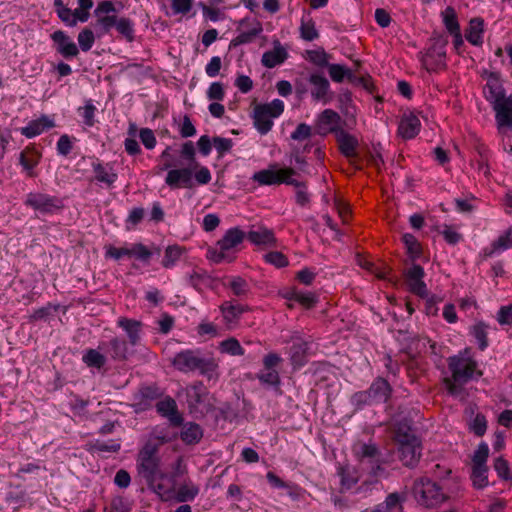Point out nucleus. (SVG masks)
<instances>
[{"label":"nucleus","mask_w":512,"mask_h":512,"mask_svg":"<svg viewBox=\"0 0 512 512\" xmlns=\"http://www.w3.org/2000/svg\"><path fill=\"white\" fill-rule=\"evenodd\" d=\"M193 6V0H171V7L175 14H187Z\"/></svg>","instance_id":"nucleus-61"},{"label":"nucleus","mask_w":512,"mask_h":512,"mask_svg":"<svg viewBox=\"0 0 512 512\" xmlns=\"http://www.w3.org/2000/svg\"><path fill=\"white\" fill-rule=\"evenodd\" d=\"M300 35L302 39L306 41H313L319 37V33L316 30L315 23L312 19H308L307 21L303 19L301 21Z\"/></svg>","instance_id":"nucleus-45"},{"label":"nucleus","mask_w":512,"mask_h":512,"mask_svg":"<svg viewBox=\"0 0 512 512\" xmlns=\"http://www.w3.org/2000/svg\"><path fill=\"white\" fill-rule=\"evenodd\" d=\"M246 234L243 230L238 227L231 228L226 231L224 236L218 240L217 246L229 252L232 249L237 248L245 239Z\"/></svg>","instance_id":"nucleus-22"},{"label":"nucleus","mask_w":512,"mask_h":512,"mask_svg":"<svg viewBox=\"0 0 512 512\" xmlns=\"http://www.w3.org/2000/svg\"><path fill=\"white\" fill-rule=\"evenodd\" d=\"M203 436L201 427L196 423H188L184 425L181 431V439L186 444L198 443Z\"/></svg>","instance_id":"nucleus-33"},{"label":"nucleus","mask_w":512,"mask_h":512,"mask_svg":"<svg viewBox=\"0 0 512 512\" xmlns=\"http://www.w3.org/2000/svg\"><path fill=\"white\" fill-rule=\"evenodd\" d=\"M26 205L44 213H50L62 208L60 199L41 193H30L26 199Z\"/></svg>","instance_id":"nucleus-13"},{"label":"nucleus","mask_w":512,"mask_h":512,"mask_svg":"<svg viewBox=\"0 0 512 512\" xmlns=\"http://www.w3.org/2000/svg\"><path fill=\"white\" fill-rule=\"evenodd\" d=\"M51 39L57 44V51L64 58H71L78 55L79 50L76 44L61 30L51 34Z\"/></svg>","instance_id":"nucleus-17"},{"label":"nucleus","mask_w":512,"mask_h":512,"mask_svg":"<svg viewBox=\"0 0 512 512\" xmlns=\"http://www.w3.org/2000/svg\"><path fill=\"white\" fill-rule=\"evenodd\" d=\"M220 311L226 322L232 323L239 319V317L249 311V307L246 305L233 303L232 301H225L220 306Z\"/></svg>","instance_id":"nucleus-28"},{"label":"nucleus","mask_w":512,"mask_h":512,"mask_svg":"<svg viewBox=\"0 0 512 512\" xmlns=\"http://www.w3.org/2000/svg\"><path fill=\"white\" fill-rule=\"evenodd\" d=\"M390 430L399 460L406 467H415L422 455V444L412 432L409 422L406 419L395 421L391 424Z\"/></svg>","instance_id":"nucleus-2"},{"label":"nucleus","mask_w":512,"mask_h":512,"mask_svg":"<svg viewBox=\"0 0 512 512\" xmlns=\"http://www.w3.org/2000/svg\"><path fill=\"white\" fill-rule=\"evenodd\" d=\"M286 298L290 301H295L303 306L305 309L313 308L317 303V297L313 293H302L296 289L291 290Z\"/></svg>","instance_id":"nucleus-32"},{"label":"nucleus","mask_w":512,"mask_h":512,"mask_svg":"<svg viewBox=\"0 0 512 512\" xmlns=\"http://www.w3.org/2000/svg\"><path fill=\"white\" fill-rule=\"evenodd\" d=\"M402 240L412 257H418L421 254V245L414 235L406 233L402 236Z\"/></svg>","instance_id":"nucleus-49"},{"label":"nucleus","mask_w":512,"mask_h":512,"mask_svg":"<svg viewBox=\"0 0 512 512\" xmlns=\"http://www.w3.org/2000/svg\"><path fill=\"white\" fill-rule=\"evenodd\" d=\"M431 46L421 57L422 66L429 72H438L446 68L445 47L448 40L441 35L431 38Z\"/></svg>","instance_id":"nucleus-7"},{"label":"nucleus","mask_w":512,"mask_h":512,"mask_svg":"<svg viewBox=\"0 0 512 512\" xmlns=\"http://www.w3.org/2000/svg\"><path fill=\"white\" fill-rule=\"evenodd\" d=\"M219 348L222 353H227L232 356L244 355V349L240 345V342L234 337L222 341Z\"/></svg>","instance_id":"nucleus-42"},{"label":"nucleus","mask_w":512,"mask_h":512,"mask_svg":"<svg viewBox=\"0 0 512 512\" xmlns=\"http://www.w3.org/2000/svg\"><path fill=\"white\" fill-rule=\"evenodd\" d=\"M298 186L296 188V203L300 206H306L310 202V195L304 182L296 180Z\"/></svg>","instance_id":"nucleus-57"},{"label":"nucleus","mask_w":512,"mask_h":512,"mask_svg":"<svg viewBox=\"0 0 512 512\" xmlns=\"http://www.w3.org/2000/svg\"><path fill=\"white\" fill-rule=\"evenodd\" d=\"M499 133L512 137V95L492 105Z\"/></svg>","instance_id":"nucleus-10"},{"label":"nucleus","mask_w":512,"mask_h":512,"mask_svg":"<svg viewBox=\"0 0 512 512\" xmlns=\"http://www.w3.org/2000/svg\"><path fill=\"white\" fill-rule=\"evenodd\" d=\"M425 276L424 269L418 265L413 264L410 268L404 272L405 283L411 293L426 298L428 296V290L423 278Z\"/></svg>","instance_id":"nucleus-12"},{"label":"nucleus","mask_w":512,"mask_h":512,"mask_svg":"<svg viewBox=\"0 0 512 512\" xmlns=\"http://www.w3.org/2000/svg\"><path fill=\"white\" fill-rule=\"evenodd\" d=\"M213 144L219 156H223L226 152L230 151L233 143L232 140L229 138L214 137Z\"/></svg>","instance_id":"nucleus-63"},{"label":"nucleus","mask_w":512,"mask_h":512,"mask_svg":"<svg viewBox=\"0 0 512 512\" xmlns=\"http://www.w3.org/2000/svg\"><path fill=\"white\" fill-rule=\"evenodd\" d=\"M82 360L88 367L97 369H101L106 363L105 356L95 349H88Z\"/></svg>","instance_id":"nucleus-39"},{"label":"nucleus","mask_w":512,"mask_h":512,"mask_svg":"<svg viewBox=\"0 0 512 512\" xmlns=\"http://www.w3.org/2000/svg\"><path fill=\"white\" fill-rule=\"evenodd\" d=\"M296 174V171L291 167L276 168L271 166L268 169H263L256 172L253 175V180L258 182L260 185H280L287 184L292 186H298L296 179L292 177Z\"/></svg>","instance_id":"nucleus-8"},{"label":"nucleus","mask_w":512,"mask_h":512,"mask_svg":"<svg viewBox=\"0 0 512 512\" xmlns=\"http://www.w3.org/2000/svg\"><path fill=\"white\" fill-rule=\"evenodd\" d=\"M199 487L191 481H186L182 485L175 488V492L171 499L175 498L177 502L185 503L193 501L199 494Z\"/></svg>","instance_id":"nucleus-30"},{"label":"nucleus","mask_w":512,"mask_h":512,"mask_svg":"<svg viewBox=\"0 0 512 512\" xmlns=\"http://www.w3.org/2000/svg\"><path fill=\"white\" fill-rule=\"evenodd\" d=\"M173 367L183 373L198 371L208 380L217 379L218 362L213 357H203L198 350H184L177 353L171 360Z\"/></svg>","instance_id":"nucleus-3"},{"label":"nucleus","mask_w":512,"mask_h":512,"mask_svg":"<svg viewBox=\"0 0 512 512\" xmlns=\"http://www.w3.org/2000/svg\"><path fill=\"white\" fill-rule=\"evenodd\" d=\"M340 115L332 109H325L317 118L315 133L325 136L328 133L336 134L339 131Z\"/></svg>","instance_id":"nucleus-14"},{"label":"nucleus","mask_w":512,"mask_h":512,"mask_svg":"<svg viewBox=\"0 0 512 512\" xmlns=\"http://www.w3.org/2000/svg\"><path fill=\"white\" fill-rule=\"evenodd\" d=\"M186 397L188 407L196 409L200 403H202L207 396V389L201 381H196L191 385L187 386Z\"/></svg>","instance_id":"nucleus-25"},{"label":"nucleus","mask_w":512,"mask_h":512,"mask_svg":"<svg viewBox=\"0 0 512 512\" xmlns=\"http://www.w3.org/2000/svg\"><path fill=\"white\" fill-rule=\"evenodd\" d=\"M262 32V26L259 22L249 31L241 32L237 37L231 40L230 47H237L242 44L252 42Z\"/></svg>","instance_id":"nucleus-37"},{"label":"nucleus","mask_w":512,"mask_h":512,"mask_svg":"<svg viewBox=\"0 0 512 512\" xmlns=\"http://www.w3.org/2000/svg\"><path fill=\"white\" fill-rule=\"evenodd\" d=\"M288 57V53L279 41H275L274 48L266 51L262 56V64L267 68H274L282 64Z\"/></svg>","instance_id":"nucleus-24"},{"label":"nucleus","mask_w":512,"mask_h":512,"mask_svg":"<svg viewBox=\"0 0 512 512\" xmlns=\"http://www.w3.org/2000/svg\"><path fill=\"white\" fill-rule=\"evenodd\" d=\"M284 103L275 99L267 104H258L254 107L253 120L254 126L261 134H267L273 126L272 118H276L283 113Z\"/></svg>","instance_id":"nucleus-6"},{"label":"nucleus","mask_w":512,"mask_h":512,"mask_svg":"<svg viewBox=\"0 0 512 512\" xmlns=\"http://www.w3.org/2000/svg\"><path fill=\"white\" fill-rule=\"evenodd\" d=\"M472 334L479 343V349L484 350L488 346L487 325L479 322L472 327Z\"/></svg>","instance_id":"nucleus-47"},{"label":"nucleus","mask_w":512,"mask_h":512,"mask_svg":"<svg viewBox=\"0 0 512 512\" xmlns=\"http://www.w3.org/2000/svg\"><path fill=\"white\" fill-rule=\"evenodd\" d=\"M40 153L34 148H26L20 154V163L27 171H32L40 160Z\"/></svg>","instance_id":"nucleus-36"},{"label":"nucleus","mask_w":512,"mask_h":512,"mask_svg":"<svg viewBox=\"0 0 512 512\" xmlns=\"http://www.w3.org/2000/svg\"><path fill=\"white\" fill-rule=\"evenodd\" d=\"M442 16L445 28L451 35L458 34L461 32L457 14L453 7L448 6L442 12Z\"/></svg>","instance_id":"nucleus-35"},{"label":"nucleus","mask_w":512,"mask_h":512,"mask_svg":"<svg viewBox=\"0 0 512 512\" xmlns=\"http://www.w3.org/2000/svg\"><path fill=\"white\" fill-rule=\"evenodd\" d=\"M487 429V421L483 414H477L471 424V430L477 436H483Z\"/></svg>","instance_id":"nucleus-59"},{"label":"nucleus","mask_w":512,"mask_h":512,"mask_svg":"<svg viewBox=\"0 0 512 512\" xmlns=\"http://www.w3.org/2000/svg\"><path fill=\"white\" fill-rule=\"evenodd\" d=\"M102 348L105 349L114 360L123 361L127 358L128 346L127 342L123 339L113 338L108 343H103Z\"/></svg>","instance_id":"nucleus-27"},{"label":"nucleus","mask_w":512,"mask_h":512,"mask_svg":"<svg viewBox=\"0 0 512 512\" xmlns=\"http://www.w3.org/2000/svg\"><path fill=\"white\" fill-rule=\"evenodd\" d=\"M247 238L251 243L258 246L275 247L277 243L274 232L265 227L249 231Z\"/></svg>","instance_id":"nucleus-23"},{"label":"nucleus","mask_w":512,"mask_h":512,"mask_svg":"<svg viewBox=\"0 0 512 512\" xmlns=\"http://www.w3.org/2000/svg\"><path fill=\"white\" fill-rule=\"evenodd\" d=\"M448 368L451 372V377H445L443 382L447 391L450 394H455L459 386L468 382L477 368V363L474 360L462 357H450Z\"/></svg>","instance_id":"nucleus-4"},{"label":"nucleus","mask_w":512,"mask_h":512,"mask_svg":"<svg viewBox=\"0 0 512 512\" xmlns=\"http://www.w3.org/2000/svg\"><path fill=\"white\" fill-rule=\"evenodd\" d=\"M165 182L173 189L183 187H191L192 171L189 168L170 170L166 176Z\"/></svg>","instance_id":"nucleus-20"},{"label":"nucleus","mask_w":512,"mask_h":512,"mask_svg":"<svg viewBox=\"0 0 512 512\" xmlns=\"http://www.w3.org/2000/svg\"><path fill=\"white\" fill-rule=\"evenodd\" d=\"M104 512H130V507L122 497L116 496L104 507Z\"/></svg>","instance_id":"nucleus-53"},{"label":"nucleus","mask_w":512,"mask_h":512,"mask_svg":"<svg viewBox=\"0 0 512 512\" xmlns=\"http://www.w3.org/2000/svg\"><path fill=\"white\" fill-rule=\"evenodd\" d=\"M421 123L419 118L412 114H404L398 127V134L404 139L414 138L420 131Z\"/></svg>","instance_id":"nucleus-21"},{"label":"nucleus","mask_w":512,"mask_h":512,"mask_svg":"<svg viewBox=\"0 0 512 512\" xmlns=\"http://www.w3.org/2000/svg\"><path fill=\"white\" fill-rule=\"evenodd\" d=\"M335 138L341 154L348 159L357 157L358 140L355 136L349 134L343 129H340L339 131H336Z\"/></svg>","instance_id":"nucleus-16"},{"label":"nucleus","mask_w":512,"mask_h":512,"mask_svg":"<svg viewBox=\"0 0 512 512\" xmlns=\"http://www.w3.org/2000/svg\"><path fill=\"white\" fill-rule=\"evenodd\" d=\"M497 320L501 325L512 324V305L501 307L498 312Z\"/></svg>","instance_id":"nucleus-64"},{"label":"nucleus","mask_w":512,"mask_h":512,"mask_svg":"<svg viewBox=\"0 0 512 512\" xmlns=\"http://www.w3.org/2000/svg\"><path fill=\"white\" fill-rule=\"evenodd\" d=\"M157 411L164 417L168 418L173 426H180L183 422V417L179 413L177 404L174 399L168 397L159 401L156 405Z\"/></svg>","instance_id":"nucleus-19"},{"label":"nucleus","mask_w":512,"mask_h":512,"mask_svg":"<svg viewBox=\"0 0 512 512\" xmlns=\"http://www.w3.org/2000/svg\"><path fill=\"white\" fill-rule=\"evenodd\" d=\"M139 137L141 142L147 149H153L156 145V138L153 131L149 128H143L140 130Z\"/></svg>","instance_id":"nucleus-62"},{"label":"nucleus","mask_w":512,"mask_h":512,"mask_svg":"<svg viewBox=\"0 0 512 512\" xmlns=\"http://www.w3.org/2000/svg\"><path fill=\"white\" fill-rule=\"evenodd\" d=\"M165 442V437H150L137 454L136 466L139 477L147 486L163 501H168L175 492V472L167 473L161 469L159 449Z\"/></svg>","instance_id":"nucleus-1"},{"label":"nucleus","mask_w":512,"mask_h":512,"mask_svg":"<svg viewBox=\"0 0 512 512\" xmlns=\"http://www.w3.org/2000/svg\"><path fill=\"white\" fill-rule=\"evenodd\" d=\"M121 445L117 440H110L108 442L96 440L92 444V449L98 452H111L116 453L120 450Z\"/></svg>","instance_id":"nucleus-51"},{"label":"nucleus","mask_w":512,"mask_h":512,"mask_svg":"<svg viewBox=\"0 0 512 512\" xmlns=\"http://www.w3.org/2000/svg\"><path fill=\"white\" fill-rule=\"evenodd\" d=\"M53 4L55 11L61 21H63L68 26H76L75 17H73V11L65 6L63 0H54Z\"/></svg>","instance_id":"nucleus-38"},{"label":"nucleus","mask_w":512,"mask_h":512,"mask_svg":"<svg viewBox=\"0 0 512 512\" xmlns=\"http://www.w3.org/2000/svg\"><path fill=\"white\" fill-rule=\"evenodd\" d=\"M486 99L494 105L495 103L507 98L505 90L503 88L500 74L498 72L488 73L487 83L484 88Z\"/></svg>","instance_id":"nucleus-15"},{"label":"nucleus","mask_w":512,"mask_h":512,"mask_svg":"<svg viewBox=\"0 0 512 512\" xmlns=\"http://www.w3.org/2000/svg\"><path fill=\"white\" fill-rule=\"evenodd\" d=\"M392 388L384 378H377L370 388L358 395L359 400L365 403H385L390 398Z\"/></svg>","instance_id":"nucleus-11"},{"label":"nucleus","mask_w":512,"mask_h":512,"mask_svg":"<svg viewBox=\"0 0 512 512\" xmlns=\"http://www.w3.org/2000/svg\"><path fill=\"white\" fill-rule=\"evenodd\" d=\"M412 491L417 503L426 508L436 507L448 499L441 487L428 478L415 480Z\"/></svg>","instance_id":"nucleus-5"},{"label":"nucleus","mask_w":512,"mask_h":512,"mask_svg":"<svg viewBox=\"0 0 512 512\" xmlns=\"http://www.w3.org/2000/svg\"><path fill=\"white\" fill-rule=\"evenodd\" d=\"M228 287L235 296L240 298L247 296L250 292L248 282L239 276L231 278L228 283Z\"/></svg>","instance_id":"nucleus-41"},{"label":"nucleus","mask_w":512,"mask_h":512,"mask_svg":"<svg viewBox=\"0 0 512 512\" xmlns=\"http://www.w3.org/2000/svg\"><path fill=\"white\" fill-rule=\"evenodd\" d=\"M330 58L323 49L307 51V59L318 67H328Z\"/></svg>","instance_id":"nucleus-43"},{"label":"nucleus","mask_w":512,"mask_h":512,"mask_svg":"<svg viewBox=\"0 0 512 512\" xmlns=\"http://www.w3.org/2000/svg\"><path fill=\"white\" fill-rule=\"evenodd\" d=\"M116 30L121 34L128 42L134 40V28L133 22L128 18H119L116 24Z\"/></svg>","instance_id":"nucleus-44"},{"label":"nucleus","mask_w":512,"mask_h":512,"mask_svg":"<svg viewBox=\"0 0 512 512\" xmlns=\"http://www.w3.org/2000/svg\"><path fill=\"white\" fill-rule=\"evenodd\" d=\"M353 452L360 461L378 462L381 456L379 449L373 443L358 442L354 445Z\"/></svg>","instance_id":"nucleus-26"},{"label":"nucleus","mask_w":512,"mask_h":512,"mask_svg":"<svg viewBox=\"0 0 512 512\" xmlns=\"http://www.w3.org/2000/svg\"><path fill=\"white\" fill-rule=\"evenodd\" d=\"M52 124L45 118L38 121L30 122L28 126L22 128V134L28 138H32L41 134L46 128L51 127Z\"/></svg>","instance_id":"nucleus-40"},{"label":"nucleus","mask_w":512,"mask_h":512,"mask_svg":"<svg viewBox=\"0 0 512 512\" xmlns=\"http://www.w3.org/2000/svg\"><path fill=\"white\" fill-rule=\"evenodd\" d=\"M267 263L274 265L277 268L286 267L289 263L288 258L279 251H272L264 255Z\"/></svg>","instance_id":"nucleus-52"},{"label":"nucleus","mask_w":512,"mask_h":512,"mask_svg":"<svg viewBox=\"0 0 512 512\" xmlns=\"http://www.w3.org/2000/svg\"><path fill=\"white\" fill-rule=\"evenodd\" d=\"M118 325L127 332L129 342L131 345L135 346L136 344H138L140 340V330L142 326L140 321L122 317L118 320Z\"/></svg>","instance_id":"nucleus-31"},{"label":"nucleus","mask_w":512,"mask_h":512,"mask_svg":"<svg viewBox=\"0 0 512 512\" xmlns=\"http://www.w3.org/2000/svg\"><path fill=\"white\" fill-rule=\"evenodd\" d=\"M94 41H95V38H94L93 31L88 28L83 29L78 35V42H79L80 48L83 51L90 50L91 47L93 46Z\"/></svg>","instance_id":"nucleus-54"},{"label":"nucleus","mask_w":512,"mask_h":512,"mask_svg":"<svg viewBox=\"0 0 512 512\" xmlns=\"http://www.w3.org/2000/svg\"><path fill=\"white\" fill-rule=\"evenodd\" d=\"M483 20L481 18H472L469 26L465 31L466 40L475 46H480L483 43Z\"/></svg>","instance_id":"nucleus-29"},{"label":"nucleus","mask_w":512,"mask_h":512,"mask_svg":"<svg viewBox=\"0 0 512 512\" xmlns=\"http://www.w3.org/2000/svg\"><path fill=\"white\" fill-rule=\"evenodd\" d=\"M311 135L312 128L305 123H300L292 132L291 138L296 141H302L309 138Z\"/></svg>","instance_id":"nucleus-60"},{"label":"nucleus","mask_w":512,"mask_h":512,"mask_svg":"<svg viewBox=\"0 0 512 512\" xmlns=\"http://www.w3.org/2000/svg\"><path fill=\"white\" fill-rule=\"evenodd\" d=\"M258 379L260 382L272 385V386H278L280 384V376L276 369H263L258 374Z\"/></svg>","instance_id":"nucleus-50"},{"label":"nucleus","mask_w":512,"mask_h":512,"mask_svg":"<svg viewBox=\"0 0 512 512\" xmlns=\"http://www.w3.org/2000/svg\"><path fill=\"white\" fill-rule=\"evenodd\" d=\"M93 171L95 174V180L106 184L108 187L113 186L117 180V174L109 171L104 165L99 162L92 164Z\"/></svg>","instance_id":"nucleus-34"},{"label":"nucleus","mask_w":512,"mask_h":512,"mask_svg":"<svg viewBox=\"0 0 512 512\" xmlns=\"http://www.w3.org/2000/svg\"><path fill=\"white\" fill-rule=\"evenodd\" d=\"M182 251L183 249L179 246H168L165 250L162 265L166 268L173 266L182 255Z\"/></svg>","instance_id":"nucleus-46"},{"label":"nucleus","mask_w":512,"mask_h":512,"mask_svg":"<svg viewBox=\"0 0 512 512\" xmlns=\"http://www.w3.org/2000/svg\"><path fill=\"white\" fill-rule=\"evenodd\" d=\"M328 71L331 79L337 83L343 82L347 74V69L340 64H329Z\"/></svg>","instance_id":"nucleus-58"},{"label":"nucleus","mask_w":512,"mask_h":512,"mask_svg":"<svg viewBox=\"0 0 512 512\" xmlns=\"http://www.w3.org/2000/svg\"><path fill=\"white\" fill-rule=\"evenodd\" d=\"M488 455L489 448L486 443H481L473 455L471 479L475 488L481 489L488 485Z\"/></svg>","instance_id":"nucleus-9"},{"label":"nucleus","mask_w":512,"mask_h":512,"mask_svg":"<svg viewBox=\"0 0 512 512\" xmlns=\"http://www.w3.org/2000/svg\"><path fill=\"white\" fill-rule=\"evenodd\" d=\"M309 83L312 85V98L315 101H323L324 103H327L329 101L327 94L330 89V84L327 78L321 74L314 73L310 75Z\"/></svg>","instance_id":"nucleus-18"},{"label":"nucleus","mask_w":512,"mask_h":512,"mask_svg":"<svg viewBox=\"0 0 512 512\" xmlns=\"http://www.w3.org/2000/svg\"><path fill=\"white\" fill-rule=\"evenodd\" d=\"M494 469L501 479L512 480V475L509 474V464L503 457H498L494 461Z\"/></svg>","instance_id":"nucleus-56"},{"label":"nucleus","mask_w":512,"mask_h":512,"mask_svg":"<svg viewBox=\"0 0 512 512\" xmlns=\"http://www.w3.org/2000/svg\"><path fill=\"white\" fill-rule=\"evenodd\" d=\"M80 115L82 116L84 123L91 127L95 124V111L96 107L91 103L88 102L84 107H80L78 109Z\"/></svg>","instance_id":"nucleus-55"},{"label":"nucleus","mask_w":512,"mask_h":512,"mask_svg":"<svg viewBox=\"0 0 512 512\" xmlns=\"http://www.w3.org/2000/svg\"><path fill=\"white\" fill-rule=\"evenodd\" d=\"M493 251L512 248V228L507 229L493 243Z\"/></svg>","instance_id":"nucleus-48"}]
</instances>
